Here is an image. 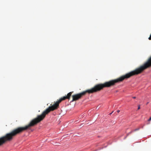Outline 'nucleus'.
Listing matches in <instances>:
<instances>
[{
	"label": "nucleus",
	"instance_id": "nucleus-1",
	"mask_svg": "<svg viewBox=\"0 0 151 151\" xmlns=\"http://www.w3.org/2000/svg\"><path fill=\"white\" fill-rule=\"evenodd\" d=\"M136 75V69L117 79L106 82L103 83L97 84L90 89L87 90L79 93L73 95L72 96L73 99L71 101H76L81 99L87 93L90 94L100 91L103 89L104 88H109L114 86L116 83L122 82L124 79H128L131 76Z\"/></svg>",
	"mask_w": 151,
	"mask_h": 151
},
{
	"label": "nucleus",
	"instance_id": "nucleus-2",
	"mask_svg": "<svg viewBox=\"0 0 151 151\" xmlns=\"http://www.w3.org/2000/svg\"><path fill=\"white\" fill-rule=\"evenodd\" d=\"M73 92H70L68 93L66 96H64L60 98L59 100L55 102L52 105L47 108L41 115H38L36 118L32 120L29 124L23 127L25 131L29 129L31 127H33L42 120L45 118L46 115L48 114L50 111H53L58 108L59 106V104L62 101L66 99L69 100Z\"/></svg>",
	"mask_w": 151,
	"mask_h": 151
},
{
	"label": "nucleus",
	"instance_id": "nucleus-3",
	"mask_svg": "<svg viewBox=\"0 0 151 151\" xmlns=\"http://www.w3.org/2000/svg\"><path fill=\"white\" fill-rule=\"evenodd\" d=\"M25 131L23 127H18L10 132L6 134L4 136L0 137V146L3 145L7 142L11 141L17 135Z\"/></svg>",
	"mask_w": 151,
	"mask_h": 151
},
{
	"label": "nucleus",
	"instance_id": "nucleus-4",
	"mask_svg": "<svg viewBox=\"0 0 151 151\" xmlns=\"http://www.w3.org/2000/svg\"><path fill=\"white\" fill-rule=\"evenodd\" d=\"M143 70L151 67V56L142 65L140 66Z\"/></svg>",
	"mask_w": 151,
	"mask_h": 151
},
{
	"label": "nucleus",
	"instance_id": "nucleus-5",
	"mask_svg": "<svg viewBox=\"0 0 151 151\" xmlns=\"http://www.w3.org/2000/svg\"><path fill=\"white\" fill-rule=\"evenodd\" d=\"M139 129V128H137V129H134V130L133 131H132L131 132H129L128 134H127V135H129V134H131L132 132H134V131H136L137 130H138Z\"/></svg>",
	"mask_w": 151,
	"mask_h": 151
},
{
	"label": "nucleus",
	"instance_id": "nucleus-6",
	"mask_svg": "<svg viewBox=\"0 0 151 151\" xmlns=\"http://www.w3.org/2000/svg\"><path fill=\"white\" fill-rule=\"evenodd\" d=\"M148 39L149 40H151V34H150V37Z\"/></svg>",
	"mask_w": 151,
	"mask_h": 151
},
{
	"label": "nucleus",
	"instance_id": "nucleus-7",
	"mask_svg": "<svg viewBox=\"0 0 151 151\" xmlns=\"http://www.w3.org/2000/svg\"><path fill=\"white\" fill-rule=\"evenodd\" d=\"M140 109V105H139L138 106V110H139Z\"/></svg>",
	"mask_w": 151,
	"mask_h": 151
},
{
	"label": "nucleus",
	"instance_id": "nucleus-8",
	"mask_svg": "<svg viewBox=\"0 0 151 151\" xmlns=\"http://www.w3.org/2000/svg\"><path fill=\"white\" fill-rule=\"evenodd\" d=\"M151 120V117L149 118V119L148 120V121H150Z\"/></svg>",
	"mask_w": 151,
	"mask_h": 151
},
{
	"label": "nucleus",
	"instance_id": "nucleus-9",
	"mask_svg": "<svg viewBox=\"0 0 151 151\" xmlns=\"http://www.w3.org/2000/svg\"><path fill=\"white\" fill-rule=\"evenodd\" d=\"M120 111V110H118L117 111V112L118 113H119Z\"/></svg>",
	"mask_w": 151,
	"mask_h": 151
},
{
	"label": "nucleus",
	"instance_id": "nucleus-10",
	"mask_svg": "<svg viewBox=\"0 0 151 151\" xmlns=\"http://www.w3.org/2000/svg\"><path fill=\"white\" fill-rule=\"evenodd\" d=\"M136 98V97H132V98H133V99H135Z\"/></svg>",
	"mask_w": 151,
	"mask_h": 151
},
{
	"label": "nucleus",
	"instance_id": "nucleus-11",
	"mask_svg": "<svg viewBox=\"0 0 151 151\" xmlns=\"http://www.w3.org/2000/svg\"><path fill=\"white\" fill-rule=\"evenodd\" d=\"M113 112V111L112 112V113H110V114H110H110H112V113Z\"/></svg>",
	"mask_w": 151,
	"mask_h": 151
},
{
	"label": "nucleus",
	"instance_id": "nucleus-12",
	"mask_svg": "<svg viewBox=\"0 0 151 151\" xmlns=\"http://www.w3.org/2000/svg\"><path fill=\"white\" fill-rule=\"evenodd\" d=\"M148 103H149L148 102H147V104Z\"/></svg>",
	"mask_w": 151,
	"mask_h": 151
}]
</instances>
